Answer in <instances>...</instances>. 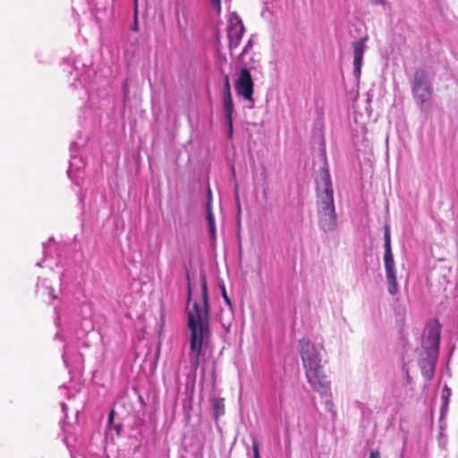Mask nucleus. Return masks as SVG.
Masks as SVG:
<instances>
[{
  "mask_svg": "<svg viewBox=\"0 0 458 458\" xmlns=\"http://www.w3.org/2000/svg\"><path fill=\"white\" fill-rule=\"evenodd\" d=\"M212 4L216 7L217 12L219 13L221 10V2L220 0H211Z\"/></svg>",
  "mask_w": 458,
  "mask_h": 458,
  "instance_id": "nucleus-21",
  "label": "nucleus"
},
{
  "mask_svg": "<svg viewBox=\"0 0 458 458\" xmlns=\"http://www.w3.org/2000/svg\"><path fill=\"white\" fill-rule=\"evenodd\" d=\"M137 15H138V6L137 4L135 5V14H134V24L132 26V30L137 31L139 30V26H138V21H137Z\"/></svg>",
  "mask_w": 458,
  "mask_h": 458,
  "instance_id": "nucleus-19",
  "label": "nucleus"
},
{
  "mask_svg": "<svg viewBox=\"0 0 458 458\" xmlns=\"http://www.w3.org/2000/svg\"><path fill=\"white\" fill-rule=\"evenodd\" d=\"M244 31L245 28L242 20L236 14L233 13L230 16L227 28V38L231 53L239 47Z\"/></svg>",
  "mask_w": 458,
  "mask_h": 458,
  "instance_id": "nucleus-5",
  "label": "nucleus"
},
{
  "mask_svg": "<svg viewBox=\"0 0 458 458\" xmlns=\"http://www.w3.org/2000/svg\"><path fill=\"white\" fill-rule=\"evenodd\" d=\"M201 296L200 301H195L191 308H188V327L191 331V355L192 364L197 369L200 362L202 344L209 337L210 307L208 302V284L205 275H201Z\"/></svg>",
  "mask_w": 458,
  "mask_h": 458,
  "instance_id": "nucleus-1",
  "label": "nucleus"
},
{
  "mask_svg": "<svg viewBox=\"0 0 458 458\" xmlns=\"http://www.w3.org/2000/svg\"><path fill=\"white\" fill-rule=\"evenodd\" d=\"M252 451L254 458H261L259 454V444L257 443L256 440H254L252 443Z\"/></svg>",
  "mask_w": 458,
  "mask_h": 458,
  "instance_id": "nucleus-16",
  "label": "nucleus"
},
{
  "mask_svg": "<svg viewBox=\"0 0 458 458\" xmlns=\"http://www.w3.org/2000/svg\"><path fill=\"white\" fill-rule=\"evenodd\" d=\"M216 418L225 413V400L223 398H214L212 401Z\"/></svg>",
  "mask_w": 458,
  "mask_h": 458,
  "instance_id": "nucleus-13",
  "label": "nucleus"
},
{
  "mask_svg": "<svg viewBox=\"0 0 458 458\" xmlns=\"http://www.w3.org/2000/svg\"><path fill=\"white\" fill-rule=\"evenodd\" d=\"M438 352L426 351L421 354L420 367L423 377L429 380L434 377Z\"/></svg>",
  "mask_w": 458,
  "mask_h": 458,
  "instance_id": "nucleus-7",
  "label": "nucleus"
},
{
  "mask_svg": "<svg viewBox=\"0 0 458 458\" xmlns=\"http://www.w3.org/2000/svg\"><path fill=\"white\" fill-rule=\"evenodd\" d=\"M316 183L318 224L324 232H330L336 227V214L333 186L327 169L323 168L319 170Z\"/></svg>",
  "mask_w": 458,
  "mask_h": 458,
  "instance_id": "nucleus-3",
  "label": "nucleus"
},
{
  "mask_svg": "<svg viewBox=\"0 0 458 458\" xmlns=\"http://www.w3.org/2000/svg\"><path fill=\"white\" fill-rule=\"evenodd\" d=\"M384 242H385V243H384L385 252L392 251L390 232H389V228L387 226L385 229Z\"/></svg>",
  "mask_w": 458,
  "mask_h": 458,
  "instance_id": "nucleus-14",
  "label": "nucleus"
},
{
  "mask_svg": "<svg viewBox=\"0 0 458 458\" xmlns=\"http://www.w3.org/2000/svg\"><path fill=\"white\" fill-rule=\"evenodd\" d=\"M384 264L388 283V293L392 295H394L398 292V283L396 279L394 260L392 251L384 253Z\"/></svg>",
  "mask_w": 458,
  "mask_h": 458,
  "instance_id": "nucleus-8",
  "label": "nucleus"
},
{
  "mask_svg": "<svg viewBox=\"0 0 458 458\" xmlns=\"http://www.w3.org/2000/svg\"><path fill=\"white\" fill-rule=\"evenodd\" d=\"M253 88L254 84L250 71L247 68H242L235 82V89L238 95L244 99L251 100Z\"/></svg>",
  "mask_w": 458,
  "mask_h": 458,
  "instance_id": "nucleus-6",
  "label": "nucleus"
},
{
  "mask_svg": "<svg viewBox=\"0 0 458 458\" xmlns=\"http://www.w3.org/2000/svg\"><path fill=\"white\" fill-rule=\"evenodd\" d=\"M369 458H381L380 452L377 449L371 450Z\"/></svg>",
  "mask_w": 458,
  "mask_h": 458,
  "instance_id": "nucleus-20",
  "label": "nucleus"
},
{
  "mask_svg": "<svg viewBox=\"0 0 458 458\" xmlns=\"http://www.w3.org/2000/svg\"><path fill=\"white\" fill-rule=\"evenodd\" d=\"M224 110L225 114V119L228 126V138L233 137V103L232 94H224L223 96Z\"/></svg>",
  "mask_w": 458,
  "mask_h": 458,
  "instance_id": "nucleus-11",
  "label": "nucleus"
},
{
  "mask_svg": "<svg viewBox=\"0 0 458 458\" xmlns=\"http://www.w3.org/2000/svg\"><path fill=\"white\" fill-rule=\"evenodd\" d=\"M187 280H188V297H187V301H188V303L191 302V281H190V276L189 274H187Z\"/></svg>",
  "mask_w": 458,
  "mask_h": 458,
  "instance_id": "nucleus-18",
  "label": "nucleus"
},
{
  "mask_svg": "<svg viewBox=\"0 0 458 458\" xmlns=\"http://www.w3.org/2000/svg\"><path fill=\"white\" fill-rule=\"evenodd\" d=\"M114 418V411L112 410L110 411V413H109V416H108V422H109V424L113 423Z\"/></svg>",
  "mask_w": 458,
  "mask_h": 458,
  "instance_id": "nucleus-22",
  "label": "nucleus"
},
{
  "mask_svg": "<svg viewBox=\"0 0 458 458\" xmlns=\"http://www.w3.org/2000/svg\"><path fill=\"white\" fill-rule=\"evenodd\" d=\"M412 93L421 109L428 106L432 95V88L425 71L420 69L414 72Z\"/></svg>",
  "mask_w": 458,
  "mask_h": 458,
  "instance_id": "nucleus-4",
  "label": "nucleus"
},
{
  "mask_svg": "<svg viewBox=\"0 0 458 458\" xmlns=\"http://www.w3.org/2000/svg\"><path fill=\"white\" fill-rule=\"evenodd\" d=\"M220 289H221L222 296H223V298H224V300H225V303H226L228 306L232 307V303H231V301H230V299H229V297H228V295H227V293H226V290H225V285H224V284H221V285H220Z\"/></svg>",
  "mask_w": 458,
  "mask_h": 458,
  "instance_id": "nucleus-15",
  "label": "nucleus"
},
{
  "mask_svg": "<svg viewBox=\"0 0 458 458\" xmlns=\"http://www.w3.org/2000/svg\"><path fill=\"white\" fill-rule=\"evenodd\" d=\"M374 3L376 4L384 5L385 4V0H374Z\"/></svg>",
  "mask_w": 458,
  "mask_h": 458,
  "instance_id": "nucleus-23",
  "label": "nucleus"
},
{
  "mask_svg": "<svg viewBox=\"0 0 458 458\" xmlns=\"http://www.w3.org/2000/svg\"><path fill=\"white\" fill-rule=\"evenodd\" d=\"M441 325L437 320L427 327V335L424 348L426 351H439Z\"/></svg>",
  "mask_w": 458,
  "mask_h": 458,
  "instance_id": "nucleus-9",
  "label": "nucleus"
},
{
  "mask_svg": "<svg viewBox=\"0 0 458 458\" xmlns=\"http://www.w3.org/2000/svg\"><path fill=\"white\" fill-rule=\"evenodd\" d=\"M299 346L308 382L315 391L327 394L330 389V382L323 371L318 347L306 337L299 340Z\"/></svg>",
  "mask_w": 458,
  "mask_h": 458,
  "instance_id": "nucleus-2",
  "label": "nucleus"
},
{
  "mask_svg": "<svg viewBox=\"0 0 458 458\" xmlns=\"http://www.w3.org/2000/svg\"><path fill=\"white\" fill-rule=\"evenodd\" d=\"M368 37H363L352 43L354 75L359 78L361 73L363 55L366 49Z\"/></svg>",
  "mask_w": 458,
  "mask_h": 458,
  "instance_id": "nucleus-10",
  "label": "nucleus"
},
{
  "mask_svg": "<svg viewBox=\"0 0 458 458\" xmlns=\"http://www.w3.org/2000/svg\"><path fill=\"white\" fill-rule=\"evenodd\" d=\"M224 94H231V86L229 81V77L225 76V87H224Z\"/></svg>",
  "mask_w": 458,
  "mask_h": 458,
  "instance_id": "nucleus-17",
  "label": "nucleus"
},
{
  "mask_svg": "<svg viewBox=\"0 0 458 458\" xmlns=\"http://www.w3.org/2000/svg\"><path fill=\"white\" fill-rule=\"evenodd\" d=\"M207 219L208 223L209 232L212 237H215L216 234V227H215V218L211 208V191L208 190V199L207 202Z\"/></svg>",
  "mask_w": 458,
  "mask_h": 458,
  "instance_id": "nucleus-12",
  "label": "nucleus"
}]
</instances>
